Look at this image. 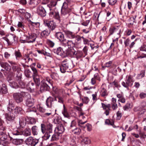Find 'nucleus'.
<instances>
[{
  "mask_svg": "<svg viewBox=\"0 0 146 146\" xmlns=\"http://www.w3.org/2000/svg\"><path fill=\"white\" fill-rule=\"evenodd\" d=\"M52 125L50 123L47 124L45 125L44 124H41V130L42 132L45 133L43 137V138L45 140L48 139L50 137V133L52 132Z\"/></svg>",
  "mask_w": 146,
  "mask_h": 146,
  "instance_id": "1",
  "label": "nucleus"
},
{
  "mask_svg": "<svg viewBox=\"0 0 146 146\" xmlns=\"http://www.w3.org/2000/svg\"><path fill=\"white\" fill-rule=\"evenodd\" d=\"M3 121L0 118V144L2 141H5L7 138V136L4 132L5 127L3 125Z\"/></svg>",
  "mask_w": 146,
  "mask_h": 146,
  "instance_id": "2",
  "label": "nucleus"
},
{
  "mask_svg": "<svg viewBox=\"0 0 146 146\" xmlns=\"http://www.w3.org/2000/svg\"><path fill=\"white\" fill-rule=\"evenodd\" d=\"M14 110V113L15 114L21 113L23 111L22 108L20 107H17L15 109L14 108V105L12 103L11 100H9V103L8 107H7L8 110L10 112H12Z\"/></svg>",
  "mask_w": 146,
  "mask_h": 146,
  "instance_id": "3",
  "label": "nucleus"
},
{
  "mask_svg": "<svg viewBox=\"0 0 146 146\" xmlns=\"http://www.w3.org/2000/svg\"><path fill=\"white\" fill-rule=\"evenodd\" d=\"M28 26L29 29L32 31H34L37 29L39 28L40 26V24L39 22H35L33 21L28 19Z\"/></svg>",
  "mask_w": 146,
  "mask_h": 146,
  "instance_id": "4",
  "label": "nucleus"
},
{
  "mask_svg": "<svg viewBox=\"0 0 146 146\" xmlns=\"http://www.w3.org/2000/svg\"><path fill=\"white\" fill-rule=\"evenodd\" d=\"M44 23L45 26H47L49 31H50L54 30L56 26L55 23L53 21L45 20Z\"/></svg>",
  "mask_w": 146,
  "mask_h": 146,
  "instance_id": "5",
  "label": "nucleus"
},
{
  "mask_svg": "<svg viewBox=\"0 0 146 146\" xmlns=\"http://www.w3.org/2000/svg\"><path fill=\"white\" fill-rule=\"evenodd\" d=\"M25 95V93L22 92L21 93H16L13 94V96L14 99L18 103L21 102L23 100V96Z\"/></svg>",
  "mask_w": 146,
  "mask_h": 146,
  "instance_id": "6",
  "label": "nucleus"
},
{
  "mask_svg": "<svg viewBox=\"0 0 146 146\" xmlns=\"http://www.w3.org/2000/svg\"><path fill=\"white\" fill-rule=\"evenodd\" d=\"M15 36L13 34H10L7 35L6 37H3V39L6 40L8 44H11L15 41Z\"/></svg>",
  "mask_w": 146,
  "mask_h": 146,
  "instance_id": "7",
  "label": "nucleus"
},
{
  "mask_svg": "<svg viewBox=\"0 0 146 146\" xmlns=\"http://www.w3.org/2000/svg\"><path fill=\"white\" fill-rule=\"evenodd\" d=\"M34 101L33 99H29L28 100V112L33 111L35 112L36 109L33 106Z\"/></svg>",
  "mask_w": 146,
  "mask_h": 146,
  "instance_id": "8",
  "label": "nucleus"
},
{
  "mask_svg": "<svg viewBox=\"0 0 146 146\" xmlns=\"http://www.w3.org/2000/svg\"><path fill=\"white\" fill-rule=\"evenodd\" d=\"M121 31V29L120 27H113L110 28L109 29V32L110 35H112L113 33H116L119 35Z\"/></svg>",
  "mask_w": 146,
  "mask_h": 146,
  "instance_id": "9",
  "label": "nucleus"
},
{
  "mask_svg": "<svg viewBox=\"0 0 146 146\" xmlns=\"http://www.w3.org/2000/svg\"><path fill=\"white\" fill-rule=\"evenodd\" d=\"M54 98L49 96L46 100V104L48 108H51L54 106Z\"/></svg>",
  "mask_w": 146,
  "mask_h": 146,
  "instance_id": "10",
  "label": "nucleus"
},
{
  "mask_svg": "<svg viewBox=\"0 0 146 146\" xmlns=\"http://www.w3.org/2000/svg\"><path fill=\"white\" fill-rule=\"evenodd\" d=\"M37 13L42 17H44L46 15V12L44 8L41 5L39 6L37 8Z\"/></svg>",
  "mask_w": 146,
  "mask_h": 146,
  "instance_id": "11",
  "label": "nucleus"
},
{
  "mask_svg": "<svg viewBox=\"0 0 146 146\" xmlns=\"http://www.w3.org/2000/svg\"><path fill=\"white\" fill-rule=\"evenodd\" d=\"M38 142V140L34 139L31 137L28 138V145L29 146H35Z\"/></svg>",
  "mask_w": 146,
  "mask_h": 146,
  "instance_id": "12",
  "label": "nucleus"
},
{
  "mask_svg": "<svg viewBox=\"0 0 146 146\" xmlns=\"http://www.w3.org/2000/svg\"><path fill=\"white\" fill-rule=\"evenodd\" d=\"M41 84L40 85V91L41 92H42L48 90L50 87L49 85L47 84L46 82H41Z\"/></svg>",
  "mask_w": 146,
  "mask_h": 146,
  "instance_id": "13",
  "label": "nucleus"
},
{
  "mask_svg": "<svg viewBox=\"0 0 146 146\" xmlns=\"http://www.w3.org/2000/svg\"><path fill=\"white\" fill-rule=\"evenodd\" d=\"M44 1L46 2L49 3L47 6L49 8L50 11L52 10V8L56 5V0H44Z\"/></svg>",
  "mask_w": 146,
  "mask_h": 146,
  "instance_id": "14",
  "label": "nucleus"
},
{
  "mask_svg": "<svg viewBox=\"0 0 146 146\" xmlns=\"http://www.w3.org/2000/svg\"><path fill=\"white\" fill-rule=\"evenodd\" d=\"M64 32L67 38L70 39L74 38L76 35L74 33L67 30H64Z\"/></svg>",
  "mask_w": 146,
  "mask_h": 146,
  "instance_id": "15",
  "label": "nucleus"
},
{
  "mask_svg": "<svg viewBox=\"0 0 146 146\" xmlns=\"http://www.w3.org/2000/svg\"><path fill=\"white\" fill-rule=\"evenodd\" d=\"M64 130L65 129L63 126L62 124H60L56 128L55 131L59 134L62 133Z\"/></svg>",
  "mask_w": 146,
  "mask_h": 146,
  "instance_id": "16",
  "label": "nucleus"
},
{
  "mask_svg": "<svg viewBox=\"0 0 146 146\" xmlns=\"http://www.w3.org/2000/svg\"><path fill=\"white\" fill-rule=\"evenodd\" d=\"M66 55L70 57L74 56L76 54V51L73 48H68L66 51Z\"/></svg>",
  "mask_w": 146,
  "mask_h": 146,
  "instance_id": "17",
  "label": "nucleus"
},
{
  "mask_svg": "<svg viewBox=\"0 0 146 146\" xmlns=\"http://www.w3.org/2000/svg\"><path fill=\"white\" fill-rule=\"evenodd\" d=\"M69 9L67 7H64L63 5L61 10V14L62 16L66 15L67 17L69 15Z\"/></svg>",
  "mask_w": 146,
  "mask_h": 146,
  "instance_id": "18",
  "label": "nucleus"
},
{
  "mask_svg": "<svg viewBox=\"0 0 146 146\" xmlns=\"http://www.w3.org/2000/svg\"><path fill=\"white\" fill-rule=\"evenodd\" d=\"M0 65L2 68H4L6 71H9L11 69L10 66L7 62H1Z\"/></svg>",
  "mask_w": 146,
  "mask_h": 146,
  "instance_id": "19",
  "label": "nucleus"
},
{
  "mask_svg": "<svg viewBox=\"0 0 146 146\" xmlns=\"http://www.w3.org/2000/svg\"><path fill=\"white\" fill-rule=\"evenodd\" d=\"M53 52L58 55L62 56L63 54L64 51L62 48L60 47L56 49H54L53 50Z\"/></svg>",
  "mask_w": 146,
  "mask_h": 146,
  "instance_id": "20",
  "label": "nucleus"
},
{
  "mask_svg": "<svg viewBox=\"0 0 146 146\" xmlns=\"http://www.w3.org/2000/svg\"><path fill=\"white\" fill-rule=\"evenodd\" d=\"M55 36L60 41H62L63 39L65 38L63 34L60 32L56 33L55 35Z\"/></svg>",
  "mask_w": 146,
  "mask_h": 146,
  "instance_id": "21",
  "label": "nucleus"
},
{
  "mask_svg": "<svg viewBox=\"0 0 146 146\" xmlns=\"http://www.w3.org/2000/svg\"><path fill=\"white\" fill-rule=\"evenodd\" d=\"M36 38V35L34 33L29 34L28 36V43L33 42L35 41Z\"/></svg>",
  "mask_w": 146,
  "mask_h": 146,
  "instance_id": "22",
  "label": "nucleus"
},
{
  "mask_svg": "<svg viewBox=\"0 0 146 146\" xmlns=\"http://www.w3.org/2000/svg\"><path fill=\"white\" fill-rule=\"evenodd\" d=\"M5 118L7 120L11 121L14 119L15 115L14 114L12 113H6L5 114Z\"/></svg>",
  "mask_w": 146,
  "mask_h": 146,
  "instance_id": "23",
  "label": "nucleus"
},
{
  "mask_svg": "<svg viewBox=\"0 0 146 146\" xmlns=\"http://www.w3.org/2000/svg\"><path fill=\"white\" fill-rule=\"evenodd\" d=\"M63 109L62 111V113L63 114L64 117L69 118L70 116V114L68 113L67 109L64 104H63Z\"/></svg>",
  "mask_w": 146,
  "mask_h": 146,
  "instance_id": "24",
  "label": "nucleus"
},
{
  "mask_svg": "<svg viewBox=\"0 0 146 146\" xmlns=\"http://www.w3.org/2000/svg\"><path fill=\"white\" fill-rule=\"evenodd\" d=\"M33 77L34 81L36 84L38 86H39L40 83V76L38 74Z\"/></svg>",
  "mask_w": 146,
  "mask_h": 146,
  "instance_id": "25",
  "label": "nucleus"
},
{
  "mask_svg": "<svg viewBox=\"0 0 146 146\" xmlns=\"http://www.w3.org/2000/svg\"><path fill=\"white\" fill-rule=\"evenodd\" d=\"M12 69L14 71H17V76L20 79L21 78V73L20 72L21 71H20L19 70H17L18 67L15 65H13L12 67Z\"/></svg>",
  "mask_w": 146,
  "mask_h": 146,
  "instance_id": "26",
  "label": "nucleus"
},
{
  "mask_svg": "<svg viewBox=\"0 0 146 146\" xmlns=\"http://www.w3.org/2000/svg\"><path fill=\"white\" fill-rule=\"evenodd\" d=\"M54 98L55 102L58 101L59 103L63 104L64 100L62 97L59 96H58L56 97H54Z\"/></svg>",
  "mask_w": 146,
  "mask_h": 146,
  "instance_id": "27",
  "label": "nucleus"
},
{
  "mask_svg": "<svg viewBox=\"0 0 146 146\" xmlns=\"http://www.w3.org/2000/svg\"><path fill=\"white\" fill-rule=\"evenodd\" d=\"M59 134L56 132L52 136L51 141H52L58 140L59 139Z\"/></svg>",
  "mask_w": 146,
  "mask_h": 146,
  "instance_id": "28",
  "label": "nucleus"
},
{
  "mask_svg": "<svg viewBox=\"0 0 146 146\" xmlns=\"http://www.w3.org/2000/svg\"><path fill=\"white\" fill-rule=\"evenodd\" d=\"M101 96L103 97H104L106 96H107L108 95L107 90L102 86L101 87Z\"/></svg>",
  "mask_w": 146,
  "mask_h": 146,
  "instance_id": "29",
  "label": "nucleus"
},
{
  "mask_svg": "<svg viewBox=\"0 0 146 146\" xmlns=\"http://www.w3.org/2000/svg\"><path fill=\"white\" fill-rule=\"evenodd\" d=\"M76 139L75 137L74 136L71 137L70 138V144L72 146H76Z\"/></svg>",
  "mask_w": 146,
  "mask_h": 146,
  "instance_id": "30",
  "label": "nucleus"
},
{
  "mask_svg": "<svg viewBox=\"0 0 146 146\" xmlns=\"http://www.w3.org/2000/svg\"><path fill=\"white\" fill-rule=\"evenodd\" d=\"M131 76H129L127 79L125 81V83H126L129 87H131L133 85V83L131 81Z\"/></svg>",
  "mask_w": 146,
  "mask_h": 146,
  "instance_id": "31",
  "label": "nucleus"
},
{
  "mask_svg": "<svg viewBox=\"0 0 146 146\" xmlns=\"http://www.w3.org/2000/svg\"><path fill=\"white\" fill-rule=\"evenodd\" d=\"M31 130L34 135H37L38 134V127L36 126H34L32 127L31 128Z\"/></svg>",
  "mask_w": 146,
  "mask_h": 146,
  "instance_id": "32",
  "label": "nucleus"
},
{
  "mask_svg": "<svg viewBox=\"0 0 146 146\" xmlns=\"http://www.w3.org/2000/svg\"><path fill=\"white\" fill-rule=\"evenodd\" d=\"M36 4L37 1L36 0H30L29 5L30 7L31 8H34Z\"/></svg>",
  "mask_w": 146,
  "mask_h": 146,
  "instance_id": "33",
  "label": "nucleus"
},
{
  "mask_svg": "<svg viewBox=\"0 0 146 146\" xmlns=\"http://www.w3.org/2000/svg\"><path fill=\"white\" fill-rule=\"evenodd\" d=\"M82 142L85 144H89L90 143L91 141L88 137H85L83 139Z\"/></svg>",
  "mask_w": 146,
  "mask_h": 146,
  "instance_id": "34",
  "label": "nucleus"
},
{
  "mask_svg": "<svg viewBox=\"0 0 146 146\" xmlns=\"http://www.w3.org/2000/svg\"><path fill=\"white\" fill-rule=\"evenodd\" d=\"M81 131V129L79 128H76L72 130V132L75 134L79 135Z\"/></svg>",
  "mask_w": 146,
  "mask_h": 146,
  "instance_id": "35",
  "label": "nucleus"
},
{
  "mask_svg": "<svg viewBox=\"0 0 146 146\" xmlns=\"http://www.w3.org/2000/svg\"><path fill=\"white\" fill-rule=\"evenodd\" d=\"M19 80L18 81V82L19 83V87H21V88H25L26 87L25 83L23 81L20 80V79L19 77Z\"/></svg>",
  "mask_w": 146,
  "mask_h": 146,
  "instance_id": "36",
  "label": "nucleus"
},
{
  "mask_svg": "<svg viewBox=\"0 0 146 146\" xmlns=\"http://www.w3.org/2000/svg\"><path fill=\"white\" fill-rule=\"evenodd\" d=\"M10 86L13 88H17L19 87V85L15 82L13 81L10 82Z\"/></svg>",
  "mask_w": 146,
  "mask_h": 146,
  "instance_id": "37",
  "label": "nucleus"
},
{
  "mask_svg": "<svg viewBox=\"0 0 146 146\" xmlns=\"http://www.w3.org/2000/svg\"><path fill=\"white\" fill-rule=\"evenodd\" d=\"M49 32L48 30H45L43 31L41 33V35L42 36H48L49 34L50 31Z\"/></svg>",
  "mask_w": 146,
  "mask_h": 146,
  "instance_id": "38",
  "label": "nucleus"
},
{
  "mask_svg": "<svg viewBox=\"0 0 146 146\" xmlns=\"http://www.w3.org/2000/svg\"><path fill=\"white\" fill-rule=\"evenodd\" d=\"M67 45L68 47V48L72 47V48L75 45L74 42L72 40H67Z\"/></svg>",
  "mask_w": 146,
  "mask_h": 146,
  "instance_id": "39",
  "label": "nucleus"
},
{
  "mask_svg": "<svg viewBox=\"0 0 146 146\" xmlns=\"http://www.w3.org/2000/svg\"><path fill=\"white\" fill-rule=\"evenodd\" d=\"M145 72L144 71H141L140 73L138 74L137 76L138 79H140L145 76Z\"/></svg>",
  "mask_w": 146,
  "mask_h": 146,
  "instance_id": "40",
  "label": "nucleus"
},
{
  "mask_svg": "<svg viewBox=\"0 0 146 146\" xmlns=\"http://www.w3.org/2000/svg\"><path fill=\"white\" fill-rule=\"evenodd\" d=\"M75 56L78 58H80L82 56L83 53L81 51H77L76 52Z\"/></svg>",
  "mask_w": 146,
  "mask_h": 146,
  "instance_id": "41",
  "label": "nucleus"
},
{
  "mask_svg": "<svg viewBox=\"0 0 146 146\" xmlns=\"http://www.w3.org/2000/svg\"><path fill=\"white\" fill-rule=\"evenodd\" d=\"M62 64L64 66H65L66 68H67L68 69H69V62L68 61L66 60H64L62 62Z\"/></svg>",
  "mask_w": 146,
  "mask_h": 146,
  "instance_id": "42",
  "label": "nucleus"
},
{
  "mask_svg": "<svg viewBox=\"0 0 146 146\" xmlns=\"http://www.w3.org/2000/svg\"><path fill=\"white\" fill-rule=\"evenodd\" d=\"M34 84L33 82H29V84H28V86H29L30 87H29V88H28V90L29 91L31 92H34V89L33 88H31V86H34Z\"/></svg>",
  "mask_w": 146,
  "mask_h": 146,
  "instance_id": "43",
  "label": "nucleus"
},
{
  "mask_svg": "<svg viewBox=\"0 0 146 146\" xmlns=\"http://www.w3.org/2000/svg\"><path fill=\"white\" fill-rule=\"evenodd\" d=\"M46 43L51 47H53L54 45V42L49 39H48L46 40Z\"/></svg>",
  "mask_w": 146,
  "mask_h": 146,
  "instance_id": "44",
  "label": "nucleus"
},
{
  "mask_svg": "<svg viewBox=\"0 0 146 146\" xmlns=\"http://www.w3.org/2000/svg\"><path fill=\"white\" fill-rule=\"evenodd\" d=\"M60 42L62 46L65 47L66 46L67 44V40L66 39L64 38L62 41H60Z\"/></svg>",
  "mask_w": 146,
  "mask_h": 146,
  "instance_id": "45",
  "label": "nucleus"
},
{
  "mask_svg": "<svg viewBox=\"0 0 146 146\" xmlns=\"http://www.w3.org/2000/svg\"><path fill=\"white\" fill-rule=\"evenodd\" d=\"M33 72V74H32L33 76L38 75L37 70L34 67H31Z\"/></svg>",
  "mask_w": 146,
  "mask_h": 146,
  "instance_id": "46",
  "label": "nucleus"
},
{
  "mask_svg": "<svg viewBox=\"0 0 146 146\" xmlns=\"http://www.w3.org/2000/svg\"><path fill=\"white\" fill-rule=\"evenodd\" d=\"M61 121V119L58 117H55L54 119V122L55 124H58Z\"/></svg>",
  "mask_w": 146,
  "mask_h": 146,
  "instance_id": "47",
  "label": "nucleus"
},
{
  "mask_svg": "<svg viewBox=\"0 0 146 146\" xmlns=\"http://www.w3.org/2000/svg\"><path fill=\"white\" fill-rule=\"evenodd\" d=\"M107 106V109L106 110L105 112L104 113L106 114V115H108L109 114V110H110V105L108 104Z\"/></svg>",
  "mask_w": 146,
  "mask_h": 146,
  "instance_id": "48",
  "label": "nucleus"
},
{
  "mask_svg": "<svg viewBox=\"0 0 146 146\" xmlns=\"http://www.w3.org/2000/svg\"><path fill=\"white\" fill-rule=\"evenodd\" d=\"M60 70L61 72L62 73H64L67 71V70L64 68V66L62 64L60 66Z\"/></svg>",
  "mask_w": 146,
  "mask_h": 146,
  "instance_id": "49",
  "label": "nucleus"
},
{
  "mask_svg": "<svg viewBox=\"0 0 146 146\" xmlns=\"http://www.w3.org/2000/svg\"><path fill=\"white\" fill-rule=\"evenodd\" d=\"M86 122V121L83 122L81 120H79L78 121V125L80 127H82L84 128V126L83 125Z\"/></svg>",
  "mask_w": 146,
  "mask_h": 146,
  "instance_id": "50",
  "label": "nucleus"
},
{
  "mask_svg": "<svg viewBox=\"0 0 146 146\" xmlns=\"http://www.w3.org/2000/svg\"><path fill=\"white\" fill-rule=\"evenodd\" d=\"M87 128V130L89 131H90L92 129V126L91 125L88 123L85 126H84L83 128Z\"/></svg>",
  "mask_w": 146,
  "mask_h": 146,
  "instance_id": "51",
  "label": "nucleus"
},
{
  "mask_svg": "<svg viewBox=\"0 0 146 146\" xmlns=\"http://www.w3.org/2000/svg\"><path fill=\"white\" fill-rule=\"evenodd\" d=\"M41 82H46L47 84L50 86V85L52 86L51 81L48 78H46L45 80H44Z\"/></svg>",
  "mask_w": 146,
  "mask_h": 146,
  "instance_id": "52",
  "label": "nucleus"
},
{
  "mask_svg": "<svg viewBox=\"0 0 146 146\" xmlns=\"http://www.w3.org/2000/svg\"><path fill=\"white\" fill-rule=\"evenodd\" d=\"M82 101L84 103L87 104L89 101V99L88 97H84L82 98Z\"/></svg>",
  "mask_w": 146,
  "mask_h": 146,
  "instance_id": "53",
  "label": "nucleus"
},
{
  "mask_svg": "<svg viewBox=\"0 0 146 146\" xmlns=\"http://www.w3.org/2000/svg\"><path fill=\"white\" fill-rule=\"evenodd\" d=\"M82 36H80L78 35H76L74 37V38H75L78 42L81 41L82 40Z\"/></svg>",
  "mask_w": 146,
  "mask_h": 146,
  "instance_id": "54",
  "label": "nucleus"
},
{
  "mask_svg": "<svg viewBox=\"0 0 146 146\" xmlns=\"http://www.w3.org/2000/svg\"><path fill=\"white\" fill-rule=\"evenodd\" d=\"M15 54L17 58H20L22 56L21 53L19 51H15Z\"/></svg>",
  "mask_w": 146,
  "mask_h": 146,
  "instance_id": "55",
  "label": "nucleus"
},
{
  "mask_svg": "<svg viewBox=\"0 0 146 146\" xmlns=\"http://www.w3.org/2000/svg\"><path fill=\"white\" fill-rule=\"evenodd\" d=\"M130 42V40L129 38L126 39L124 41L125 46L126 47L129 46V45Z\"/></svg>",
  "mask_w": 146,
  "mask_h": 146,
  "instance_id": "56",
  "label": "nucleus"
},
{
  "mask_svg": "<svg viewBox=\"0 0 146 146\" xmlns=\"http://www.w3.org/2000/svg\"><path fill=\"white\" fill-rule=\"evenodd\" d=\"M105 123L106 124L110 125H113L114 124V123L113 122H112L108 119H107L106 120Z\"/></svg>",
  "mask_w": 146,
  "mask_h": 146,
  "instance_id": "57",
  "label": "nucleus"
},
{
  "mask_svg": "<svg viewBox=\"0 0 146 146\" xmlns=\"http://www.w3.org/2000/svg\"><path fill=\"white\" fill-rule=\"evenodd\" d=\"M140 98L141 99H143L146 97V94L142 92L139 95Z\"/></svg>",
  "mask_w": 146,
  "mask_h": 146,
  "instance_id": "58",
  "label": "nucleus"
},
{
  "mask_svg": "<svg viewBox=\"0 0 146 146\" xmlns=\"http://www.w3.org/2000/svg\"><path fill=\"white\" fill-rule=\"evenodd\" d=\"M90 22V20H88L84 21L81 23V24L85 26H87Z\"/></svg>",
  "mask_w": 146,
  "mask_h": 146,
  "instance_id": "59",
  "label": "nucleus"
},
{
  "mask_svg": "<svg viewBox=\"0 0 146 146\" xmlns=\"http://www.w3.org/2000/svg\"><path fill=\"white\" fill-rule=\"evenodd\" d=\"M4 57L6 59H8L10 56L11 54L7 52H5L4 54Z\"/></svg>",
  "mask_w": 146,
  "mask_h": 146,
  "instance_id": "60",
  "label": "nucleus"
},
{
  "mask_svg": "<svg viewBox=\"0 0 146 146\" xmlns=\"http://www.w3.org/2000/svg\"><path fill=\"white\" fill-rule=\"evenodd\" d=\"M112 63V61H110L108 62H106L104 66L106 67H109L111 66Z\"/></svg>",
  "mask_w": 146,
  "mask_h": 146,
  "instance_id": "61",
  "label": "nucleus"
},
{
  "mask_svg": "<svg viewBox=\"0 0 146 146\" xmlns=\"http://www.w3.org/2000/svg\"><path fill=\"white\" fill-rule=\"evenodd\" d=\"M117 119H120L122 116V114L121 112L118 111L117 113Z\"/></svg>",
  "mask_w": 146,
  "mask_h": 146,
  "instance_id": "62",
  "label": "nucleus"
},
{
  "mask_svg": "<svg viewBox=\"0 0 146 146\" xmlns=\"http://www.w3.org/2000/svg\"><path fill=\"white\" fill-rule=\"evenodd\" d=\"M79 17L77 16H75L73 17V18L74 19V22L75 23H77V22L78 21Z\"/></svg>",
  "mask_w": 146,
  "mask_h": 146,
  "instance_id": "63",
  "label": "nucleus"
},
{
  "mask_svg": "<svg viewBox=\"0 0 146 146\" xmlns=\"http://www.w3.org/2000/svg\"><path fill=\"white\" fill-rule=\"evenodd\" d=\"M140 50L141 51H146V45L143 44L140 48Z\"/></svg>",
  "mask_w": 146,
  "mask_h": 146,
  "instance_id": "64",
  "label": "nucleus"
}]
</instances>
